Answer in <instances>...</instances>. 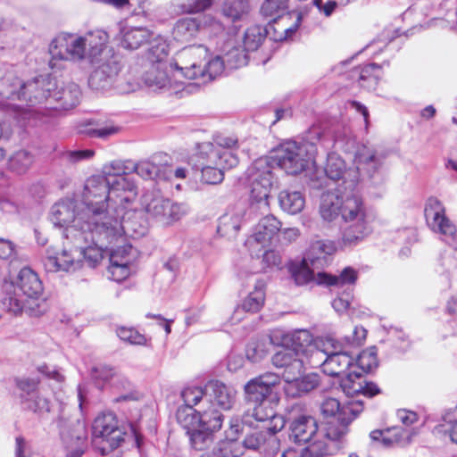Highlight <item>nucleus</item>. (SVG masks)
I'll return each instance as SVG.
<instances>
[{
  "instance_id": "obj_1",
  "label": "nucleus",
  "mask_w": 457,
  "mask_h": 457,
  "mask_svg": "<svg viewBox=\"0 0 457 457\" xmlns=\"http://www.w3.org/2000/svg\"><path fill=\"white\" fill-rule=\"evenodd\" d=\"M67 58L72 61H87L93 70L88 86L96 91L110 89L120 71V64L112 50L108 48V34L102 29L88 31L83 36L63 34Z\"/></svg>"
},
{
  "instance_id": "obj_2",
  "label": "nucleus",
  "mask_w": 457,
  "mask_h": 457,
  "mask_svg": "<svg viewBox=\"0 0 457 457\" xmlns=\"http://www.w3.org/2000/svg\"><path fill=\"white\" fill-rule=\"evenodd\" d=\"M320 212L327 221L341 217L345 223L339 243L342 246L355 245L372 232L371 219L367 207L361 195L355 190L324 194Z\"/></svg>"
},
{
  "instance_id": "obj_3",
  "label": "nucleus",
  "mask_w": 457,
  "mask_h": 457,
  "mask_svg": "<svg viewBox=\"0 0 457 457\" xmlns=\"http://www.w3.org/2000/svg\"><path fill=\"white\" fill-rule=\"evenodd\" d=\"M386 154L371 145H362L355 152L354 167L346 168L345 161L336 153L328 154L325 173L328 179L337 183L336 192L356 190L361 175H366L374 187L385 183V177L380 171Z\"/></svg>"
},
{
  "instance_id": "obj_4",
  "label": "nucleus",
  "mask_w": 457,
  "mask_h": 457,
  "mask_svg": "<svg viewBox=\"0 0 457 457\" xmlns=\"http://www.w3.org/2000/svg\"><path fill=\"white\" fill-rule=\"evenodd\" d=\"M83 208L75 214L78 208L74 198L62 200V206L67 212V222L72 219V224H86L87 228L96 230L111 212L115 209L111 205L112 196L109 194L108 180L101 175H93L86 179L81 192Z\"/></svg>"
},
{
  "instance_id": "obj_5",
  "label": "nucleus",
  "mask_w": 457,
  "mask_h": 457,
  "mask_svg": "<svg viewBox=\"0 0 457 457\" xmlns=\"http://www.w3.org/2000/svg\"><path fill=\"white\" fill-rule=\"evenodd\" d=\"M4 307L17 315L26 312L29 316H40L46 312L45 300L39 299L43 292L37 274L29 267L22 268L15 280L5 286Z\"/></svg>"
},
{
  "instance_id": "obj_6",
  "label": "nucleus",
  "mask_w": 457,
  "mask_h": 457,
  "mask_svg": "<svg viewBox=\"0 0 457 457\" xmlns=\"http://www.w3.org/2000/svg\"><path fill=\"white\" fill-rule=\"evenodd\" d=\"M238 147L237 138L233 136H218L213 142L198 145L197 169L201 170L202 180L207 184H218L224 179L223 170L237 165L238 158L235 150Z\"/></svg>"
},
{
  "instance_id": "obj_7",
  "label": "nucleus",
  "mask_w": 457,
  "mask_h": 457,
  "mask_svg": "<svg viewBox=\"0 0 457 457\" xmlns=\"http://www.w3.org/2000/svg\"><path fill=\"white\" fill-rule=\"evenodd\" d=\"M176 77L201 79L206 83L221 75L226 62L223 58H209L208 49L203 46H190L180 50L174 60Z\"/></svg>"
},
{
  "instance_id": "obj_8",
  "label": "nucleus",
  "mask_w": 457,
  "mask_h": 457,
  "mask_svg": "<svg viewBox=\"0 0 457 457\" xmlns=\"http://www.w3.org/2000/svg\"><path fill=\"white\" fill-rule=\"evenodd\" d=\"M147 231L140 214L135 211H125L123 207L113 209L109 217L95 230V238L102 245L108 242L124 241L126 237H140Z\"/></svg>"
},
{
  "instance_id": "obj_9",
  "label": "nucleus",
  "mask_w": 457,
  "mask_h": 457,
  "mask_svg": "<svg viewBox=\"0 0 457 457\" xmlns=\"http://www.w3.org/2000/svg\"><path fill=\"white\" fill-rule=\"evenodd\" d=\"M320 411L325 417L337 415L336 420L325 425L322 434L328 439L327 443L334 441L337 452L341 440L348 432V425L363 411V403L359 400H352L341 405L337 399L327 398L322 402Z\"/></svg>"
},
{
  "instance_id": "obj_10",
  "label": "nucleus",
  "mask_w": 457,
  "mask_h": 457,
  "mask_svg": "<svg viewBox=\"0 0 457 457\" xmlns=\"http://www.w3.org/2000/svg\"><path fill=\"white\" fill-rule=\"evenodd\" d=\"M291 0H264L261 6L263 16L271 18L274 24L270 25L275 41L287 40L299 28L302 15L296 11H289Z\"/></svg>"
},
{
  "instance_id": "obj_11",
  "label": "nucleus",
  "mask_w": 457,
  "mask_h": 457,
  "mask_svg": "<svg viewBox=\"0 0 457 457\" xmlns=\"http://www.w3.org/2000/svg\"><path fill=\"white\" fill-rule=\"evenodd\" d=\"M246 178L251 203L267 210L270 191L277 183L274 167L267 158H260L247 169Z\"/></svg>"
},
{
  "instance_id": "obj_12",
  "label": "nucleus",
  "mask_w": 457,
  "mask_h": 457,
  "mask_svg": "<svg viewBox=\"0 0 457 457\" xmlns=\"http://www.w3.org/2000/svg\"><path fill=\"white\" fill-rule=\"evenodd\" d=\"M311 266L310 261H307L305 257L300 262L293 263L290 266V273L296 285L304 286L315 281L318 285L343 287L353 284L358 278L357 271L352 267H345L339 275L319 271L315 276Z\"/></svg>"
},
{
  "instance_id": "obj_13",
  "label": "nucleus",
  "mask_w": 457,
  "mask_h": 457,
  "mask_svg": "<svg viewBox=\"0 0 457 457\" xmlns=\"http://www.w3.org/2000/svg\"><path fill=\"white\" fill-rule=\"evenodd\" d=\"M62 234L66 238L74 237L77 244L75 247L77 257L83 256L90 267H95L102 260L103 251L114 244V242H108L102 245L95 238V229L87 228L86 224L67 226Z\"/></svg>"
},
{
  "instance_id": "obj_14",
  "label": "nucleus",
  "mask_w": 457,
  "mask_h": 457,
  "mask_svg": "<svg viewBox=\"0 0 457 457\" xmlns=\"http://www.w3.org/2000/svg\"><path fill=\"white\" fill-rule=\"evenodd\" d=\"M142 204L148 218L163 227L177 222L188 212L184 204L174 203L170 199L149 193L143 196Z\"/></svg>"
},
{
  "instance_id": "obj_15",
  "label": "nucleus",
  "mask_w": 457,
  "mask_h": 457,
  "mask_svg": "<svg viewBox=\"0 0 457 457\" xmlns=\"http://www.w3.org/2000/svg\"><path fill=\"white\" fill-rule=\"evenodd\" d=\"M314 158L312 144L284 143L276 155L277 164L287 174L301 173Z\"/></svg>"
},
{
  "instance_id": "obj_16",
  "label": "nucleus",
  "mask_w": 457,
  "mask_h": 457,
  "mask_svg": "<svg viewBox=\"0 0 457 457\" xmlns=\"http://www.w3.org/2000/svg\"><path fill=\"white\" fill-rule=\"evenodd\" d=\"M167 55L166 46L163 44L154 46L149 51L148 59L152 64L143 75V81L146 87L153 90L165 89L173 87L171 79L169 76V71L171 70L172 66H175V64H168L165 62Z\"/></svg>"
},
{
  "instance_id": "obj_17",
  "label": "nucleus",
  "mask_w": 457,
  "mask_h": 457,
  "mask_svg": "<svg viewBox=\"0 0 457 457\" xmlns=\"http://www.w3.org/2000/svg\"><path fill=\"white\" fill-rule=\"evenodd\" d=\"M92 436L95 444L105 443L108 450L103 446L102 454L116 449L124 441L126 432L119 425L118 420L112 412H103L96 416L92 425Z\"/></svg>"
},
{
  "instance_id": "obj_18",
  "label": "nucleus",
  "mask_w": 457,
  "mask_h": 457,
  "mask_svg": "<svg viewBox=\"0 0 457 457\" xmlns=\"http://www.w3.org/2000/svg\"><path fill=\"white\" fill-rule=\"evenodd\" d=\"M176 418L178 423L187 430V435L197 428L220 429L223 420V415L217 411L202 408L195 410L189 405L179 406Z\"/></svg>"
},
{
  "instance_id": "obj_19",
  "label": "nucleus",
  "mask_w": 457,
  "mask_h": 457,
  "mask_svg": "<svg viewBox=\"0 0 457 457\" xmlns=\"http://www.w3.org/2000/svg\"><path fill=\"white\" fill-rule=\"evenodd\" d=\"M425 219L428 228L440 235L448 244L455 241L457 228L453 222L446 216L445 208L441 201L436 197L428 199L425 205Z\"/></svg>"
},
{
  "instance_id": "obj_20",
  "label": "nucleus",
  "mask_w": 457,
  "mask_h": 457,
  "mask_svg": "<svg viewBox=\"0 0 457 457\" xmlns=\"http://www.w3.org/2000/svg\"><path fill=\"white\" fill-rule=\"evenodd\" d=\"M280 228L281 223L275 216L267 215L262 218L245 242L251 254L259 256V253L269 246L271 239L280 231Z\"/></svg>"
},
{
  "instance_id": "obj_21",
  "label": "nucleus",
  "mask_w": 457,
  "mask_h": 457,
  "mask_svg": "<svg viewBox=\"0 0 457 457\" xmlns=\"http://www.w3.org/2000/svg\"><path fill=\"white\" fill-rule=\"evenodd\" d=\"M280 383L278 375L265 372L251 378L244 386V396L248 404L260 403L268 401L274 388Z\"/></svg>"
},
{
  "instance_id": "obj_22",
  "label": "nucleus",
  "mask_w": 457,
  "mask_h": 457,
  "mask_svg": "<svg viewBox=\"0 0 457 457\" xmlns=\"http://www.w3.org/2000/svg\"><path fill=\"white\" fill-rule=\"evenodd\" d=\"M319 430L316 420L308 415H300L290 421L289 438L296 444L313 443L316 440L328 442Z\"/></svg>"
},
{
  "instance_id": "obj_23",
  "label": "nucleus",
  "mask_w": 457,
  "mask_h": 457,
  "mask_svg": "<svg viewBox=\"0 0 457 457\" xmlns=\"http://www.w3.org/2000/svg\"><path fill=\"white\" fill-rule=\"evenodd\" d=\"M244 451L251 450L265 455V457L275 456L280 449L279 439L276 436L275 431H256L247 434L243 442Z\"/></svg>"
},
{
  "instance_id": "obj_24",
  "label": "nucleus",
  "mask_w": 457,
  "mask_h": 457,
  "mask_svg": "<svg viewBox=\"0 0 457 457\" xmlns=\"http://www.w3.org/2000/svg\"><path fill=\"white\" fill-rule=\"evenodd\" d=\"M323 372L331 377H339L353 369V358L345 351L343 343L334 338Z\"/></svg>"
},
{
  "instance_id": "obj_25",
  "label": "nucleus",
  "mask_w": 457,
  "mask_h": 457,
  "mask_svg": "<svg viewBox=\"0 0 457 457\" xmlns=\"http://www.w3.org/2000/svg\"><path fill=\"white\" fill-rule=\"evenodd\" d=\"M340 386L343 392L350 397L358 395L372 397L380 393L378 386L373 382H367L360 372L351 370L340 381Z\"/></svg>"
},
{
  "instance_id": "obj_26",
  "label": "nucleus",
  "mask_w": 457,
  "mask_h": 457,
  "mask_svg": "<svg viewBox=\"0 0 457 457\" xmlns=\"http://www.w3.org/2000/svg\"><path fill=\"white\" fill-rule=\"evenodd\" d=\"M271 361L275 367L284 369L282 378L285 382L295 379V377L300 376L303 370V358H300L286 346L272 356Z\"/></svg>"
},
{
  "instance_id": "obj_27",
  "label": "nucleus",
  "mask_w": 457,
  "mask_h": 457,
  "mask_svg": "<svg viewBox=\"0 0 457 457\" xmlns=\"http://www.w3.org/2000/svg\"><path fill=\"white\" fill-rule=\"evenodd\" d=\"M205 392L208 400L223 410H230L236 403V389L219 380L208 382Z\"/></svg>"
},
{
  "instance_id": "obj_28",
  "label": "nucleus",
  "mask_w": 457,
  "mask_h": 457,
  "mask_svg": "<svg viewBox=\"0 0 457 457\" xmlns=\"http://www.w3.org/2000/svg\"><path fill=\"white\" fill-rule=\"evenodd\" d=\"M337 250V244L328 239L313 240L306 253L305 258L310 261L312 269H322L328 264L329 256Z\"/></svg>"
},
{
  "instance_id": "obj_29",
  "label": "nucleus",
  "mask_w": 457,
  "mask_h": 457,
  "mask_svg": "<svg viewBox=\"0 0 457 457\" xmlns=\"http://www.w3.org/2000/svg\"><path fill=\"white\" fill-rule=\"evenodd\" d=\"M244 204L229 207L219 219L218 233L222 237H234L239 231L245 216Z\"/></svg>"
},
{
  "instance_id": "obj_30",
  "label": "nucleus",
  "mask_w": 457,
  "mask_h": 457,
  "mask_svg": "<svg viewBox=\"0 0 457 457\" xmlns=\"http://www.w3.org/2000/svg\"><path fill=\"white\" fill-rule=\"evenodd\" d=\"M332 344L335 343L331 337L315 340L314 344L300 357L303 358V367L309 365L311 368H320L323 371L328 352L332 350Z\"/></svg>"
},
{
  "instance_id": "obj_31",
  "label": "nucleus",
  "mask_w": 457,
  "mask_h": 457,
  "mask_svg": "<svg viewBox=\"0 0 457 457\" xmlns=\"http://www.w3.org/2000/svg\"><path fill=\"white\" fill-rule=\"evenodd\" d=\"M67 452L66 457H81L84 452L87 433L84 423L76 420L67 433L62 432Z\"/></svg>"
},
{
  "instance_id": "obj_32",
  "label": "nucleus",
  "mask_w": 457,
  "mask_h": 457,
  "mask_svg": "<svg viewBox=\"0 0 457 457\" xmlns=\"http://www.w3.org/2000/svg\"><path fill=\"white\" fill-rule=\"evenodd\" d=\"M335 453H337V446L334 441L326 443L320 440H316L307 447L300 450L288 447L282 453L281 457H323L326 455H332Z\"/></svg>"
},
{
  "instance_id": "obj_33",
  "label": "nucleus",
  "mask_w": 457,
  "mask_h": 457,
  "mask_svg": "<svg viewBox=\"0 0 457 457\" xmlns=\"http://www.w3.org/2000/svg\"><path fill=\"white\" fill-rule=\"evenodd\" d=\"M16 84L20 87L21 91L14 92L12 89L9 88L4 91H1L0 96H2L3 99H5L6 101L18 99L34 103L39 98L45 96L44 92L38 89V79L26 83H21L20 80H17Z\"/></svg>"
},
{
  "instance_id": "obj_34",
  "label": "nucleus",
  "mask_w": 457,
  "mask_h": 457,
  "mask_svg": "<svg viewBox=\"0 0 457 457\" xmlns=\"http://www.w3.org/2000/svg\"><path fill=\"white\" fill-rule=\"evenodd\" d=\"M108 184L109 194L112 196V203L114 204L130 202L137 195L135 183L129 179L127 176L108 180Z\"/></svg>"
},
{
  "instance_id": "obj_35",
  "label": "nucleus",
  "mask_w": 457,
  "mask_h": 457,
  "mask_svg": "<svg viewBox=\"0 0 457 457\" xmlns=\"http://www.w3.org/2000/svg\"><path fill=\"white\" fill-rule=\"evenodd\" d=\"M313 337L307 329H297L285 334L281 338L283 346L290 348L301 357L307 348L314 344Z\"/></svg>"
},
{
  "instance_id": "obj_36",
  "label": "nucleus",
  "mask_w": 457,
  "mask_h": 457,
  "mask_svg": "<svg viewBox=\"0 0 457 457\" xmlns=\"http://www.w3.org/2000/svg\"><path fill=\"white\" fill-rule=\"evenodd\" d=\"M275 400L272 399L271 401H264L260 403H253V412L252 416L254 418L255 420L265 422V421H271L275 422V425L273 428L267 427V430H274L275 432L277 430H279L281 428L284 427V420L281 416L277 415L276 411L274 409Z\"/></svg>"
},
{
  "instance_id": "obj_37",
  "label": "nucleus",
  "mask_w": 457,
  "mask_h": 457,
  "mask_svg": "<svg viewBox=\"0 0 457 457\" xmlns=\"http://www.w3.org/2000/svg\"><path fill=\"white\" fill-rule=\"evenodd\" d=\"M319 376L312 373L302 378L295 376V379L286 381L287 386H285V392L287 395L295 397L303 393H308L319 385Z\"/></svg>"
},
{
  "instance_id": "obj_38",
  "label": "nucleus",
  "mask_w": 457,
  "mask_h": 457,
  "mask_svg": "<svg viewBox=\"0 0 457 457\" xmlns=\"http://www.w3.org/2000/svg\"><path fill=\"white\" fill-rule=\"evenodd\" d=\"M201 31V21L198 18H183L177 21L174 29V38L180 42H188Z\"/></svg>"
},
{
  "instance_id": "obj_39",
  "label": "nucleus",
  "mask_w": 457,
  "mask_h": 457,
  "mask_svg": "<svg viewBox=\"0 0 457 457\" xmlns=\"http://www.w3.org/2000/svg\"><path fill=\"white\" fill-rule=\"evenodd\" d=\"M253 289L244 299L241 309L248 312H257L261 310L265 300V283L258 278H252Z\"/></svg>"
},
{
  "instance_id": "obj_40",
  "label": "nucleus",
  "mask_w": 457,
  "mask_h": 457,
  "mask_svg": "<svg viewBox=\"0 0 457 457\" xmlns=\"http://www.w3.org/2000/svg\"><path fill=\"white\" fill-rule=\"evenodd\" d=\"M81 90L78 84L68 81L59 89V112L75 108L80 102Z\"/></svg>"
},
{
  "instance_id": "obj_41",
  "label": "nucleus",
  "mask_w": 457,
  "mask_h": 457,
  "mask_svg": "<svg viewBox=\"0 0 457 457\" xmlns=\"http://www.w3.org/2000/svg\"><path fill=\"white\" fill-rule=\"evenodd\" d=\"M280 208L289 214H297L303 211L305 205V199L300 191L285 189L278 194Z\"/></svg>"
},
{
  "instance_id": "obj_42",
  "label": "nucleus",
  "mask_w": 457,
  "mask_h": 457,
  "mask_svg": "<svg viewBox=\"0 0 457 457\" xmlns=\"http://www.w3.org/2000/svg\"><path fill=\"white\" fill-rule=\"evenodd\" d=\"M121 45L127 49H137L150 37V31L142 27L124 28L121 30Z\"/></svg>"
},
{
  "instance_id": "obj_43",
  "label": "nucleus",
  "mask_w": 457,
  "mask_h": 457,
  "mask_svg": "<svg viewBox=\"0 0 457 457\" xmlns=\"http://www.w3.org/2000/svg\"><path fill=\"white\" fill-rule=\"evenodd\" d=\"M227 47L223 59L228 69H238L248 63V51L243 46L228 42Z\"/></svg>"
},
{
  "instance_id": "obj_44",
  "label": "nucleus",
  "mask_w": 457,
  "mask_h": 457,
  "mask_svg": "<svg viewBox=\"0 0 457 457\" xmlns=\"http://www.w3.org/2000/svg\"><path fill=\"white\" fill-rule=\"evenodd\" d=\"M354 73L358 75V83L360 87L368 90H373L378 83L382 71L380 66L376 63H370L355 70Z\"/></svg>"
},
{
  "instance_id": "obj_45",
  "label": "nucleus",
  "mask_w": 457,
  "mask_h": 457,
  "mask_svg": "<svg viewBox=\"0 0 457 457\" xmlns=\"http://www.w3.org/2000/svg\"><path fill=\"white\" fill-rule=\"evenodd\" d=\"M92 377L97 384L112 381V385L120 386L123 389L130 388V382L117 375L112 368L107 366H98L93 369Z\"/></svg>"
},
{
  "instance_id": "obj_46",
  "label": "nucleus",
  "mask_w": 457,
  "mask_h": 457,
  "mask_svg": "<svg viewBox=\"0 0 457 457\" xmlns=\"http://www.w3.org/2000/svg\"><path fill=\"white\" fill-rule=\"evenodd\" d=\"M269 31L260 25H253L246 29L243 37V46L248 52L256 51L266 39Z\"/></svg>"
},
{
  "instance_id": "obj_47",
  "label": "nucleus",
  "mask_w": 457,
  "mask_h": 457,
  "mask_svg": "<svg viewBox=\"0 0 457 457\" xmlns=\"http://www.w3.org/2000/svg\"><path fill=\"white\" fill-rule=\"evenodd\" d=\"M249 10L248 0H226L222 5V14L231 21L243 20Z\"/></svg>"
},
{
  "instance_id": "obj_48",
  "label": "nucleus",
  "mask_w": 457,
  "mask_h": 457,
  "mask_svg": "<svg viewBox=\"0 0 457 457\" xmlns=\"http://www.w3.org/2000/svg\"><path fill=\"white\" fill-rule=\"evenodd\" d=\"M272 344L270 337L250 342L245 349L246 358L253 362L260 361L268 355Z\"/></svg>"
},
{
  "instance_id": "obj_49",
  "label": "nucleus",
  "mask_w": 457,
  "mask_h": 457,
  "mask_svg": "<svg viewBox=\"0 0 457 457\" xmlns=\"http://www.w3.org/2000/svg\"><path fill=\"white\" fill-rule=\"evenodd\" d=\"M34 162V156L26 150L15 152L9 159V170L18 175L26 173Z\"/></svg>"
},
{
  "instance_id": "obj_50",
  "label": "nucleus",
  "mask_w": 457,
  "mask_h": 457,
  "mask_svg": "<svg viewBox=\"0 0 457 457\" xmlns=\"http://www.w3.org/2000/svg\"><path fill=\"white\" fill-rule=\"evenodd\" d=\"M414 434L413 431L395 427L383 432L381 442L386 447L395 445H407L411 442V438Z\"/></svg>"
},
{
  "instance_id": "obj_51",
  "label": "nucleus",
  "mask_w": 457,
  "mask_h": 457,
  "mask_svg": "<svg viewBox=\"0 0 457 457\" xmlns=\"http://www.w3.org/2000/svg\"><path fill=\"white\" fill-rule=\"evenodd\" d=\"M216 430L197 428L188 435L192 446L197 451L207 449L213 442V432Z\"/></svg>"
},
{
  "instance_id": "obj_52",
  "label": "nucleus",
  "mask_w": 457,
  "mask_h": 457,
  "mask_svg": "<svg viewBox=\"0 0 457 457\" xmlns=\"http://www.w3.org/2000/svg\"><path fill=\"white\" fill-rule=\"evenodd\" d=\"M131 162L113 161L106 163L102 168V177L106 180H112L118 177H124L131 172Z\"/></svg>"
},
{
  "instance_id": "obj_53",
  "label": "nucleus",
  "mask_w": 457,
  "mask_h": 457,
  "mask_svg": "<svg viewBox=\"0 0 457 457\" xmlns=\"http://www.w3.org/2000/svg\"><path fill=\"white\" fill-rule=\"evenodd\" d=\"M378 366L377 350L370 347L363 350L357 357L353 369L359 368L362 372H369Z\"/></svg>"
},
{
  "instance_id": "obj_54",
  "label": "nucleus",
  "mask_w": 457,
  "mask_h": 457,
  "mask_svg": "<svg viewBox=\"0 0 457 457\" xmlns=\"http://www.w3.org/2000/svg\"><path fill=\"white\" fill-rule=\"evenodd\" d=\"M217 446L221 457H240L245 454L244 445L235 438L222 441Z\"/></svg>"
},
{
  "instance_id": "obj_55",
  "label": "nucleus",
  "mask_w": 457,
  "mask_h": 457,
  "mask_svg": "<svg viewBox=\"0 0 457 457\" xmlns=\"http://www.w3.org/2000/svg\"><path fill=\"white\" fill-rule=\"evenodd\" d=\"M335 143L346 153L353 154L355 158L356 150L363 145H359L352 131L345 129L342 134L336 137Z\"/></svg>"
},
{
  "instance_id": "obj_56",
  "label": "nucleus",
  "mask_w": 457,
  "mask_h": 457,
  "mask_svg": "<svg viewBox=\"0 0 457 457\" xmlns=\"http://www.w3.org/2000/svg\"><path fill=\"white\" fill-rule=\"evenodd\" d=\"M131 171L137 172L144 179H153L159 173V166L150 161H142L137 164L131 162Z\"/></svg>"
},
{
  "instance_id": "obj_57",
  "label": "nucleus",
  "mask_w": 457,
  "mask_h": 457,
  "mask_svg": "<svg viewBox=\"0 0 457 457\" xmlns=\"http://www.w3.org/2000/svg\"><path fill=\"white\" fill-rule=\"evenodd\" d=\"M201 31H206L210 35H219L225 29L224 25L212 14H204L199 17Z\"/></svg>"
},
{
  "instance_id": "obj_58",
  "label": "nucleus",
  "mask_w": 457,
  "mask_h": 457,
  "mask_svg": "<svg viewBox=\"0 0 457 457\" xmlns=\"http://www.w3.org/2000/svg\"><path fill=\"white\" fill-rule=\"evenodd\" d=\"M181 396L185 402V405L193 407L201 403L204 396H206L205 387L187 386L181 392Z\"/></svg>"
},
{
  "instance_id": "obj_59",
  "label": "nucleus",
  "mask_w": 457,
  "mask_h": 457,
  "mask_svg": "<svg viewBox=\"0 0 457 457\" xmlns=\"http://www.w3.org/2000/svg\"><path fill=\"white\" fill-rule=\"evenodd\" d=\"M113 257L114 262H110L107 270L108 278L116 282H121L126 279L130 274L129 264L118 263Z\"/></svg>"
},
{
  "instance_id": "obj_60",
  "label": "nucleus",
  "mask_w": 457,
  "mask_h": 457,
  "mask_svg": "<svg viewBox=\"0 0 457 457\" xmlns=\"http://www.w3.org/2000/svg\"><path fill=\"white\" fill-rule=\"evenodd\" d=\"M117 335L122 341L131 345H144L146 343L145 336L133 328L120 327L117 329Z\"/></svg>"
},
{
  "instance_id": "obj_61",
  "label": "nucleus",
  "mask_w": 457,
  "mask_h": 457,
  "mask_svg": "<svg viewBox=\"0 0 457 457\" xmlns=\"http://www.w3.org/2000/svg\"><path fill=\"white\" fill-rule=\"evenodd\" d=\"M442 428L451 440L457 444V406L445 413Z\"/></svg>"
},
{
  "instance_id": "obj_62",
  "label": "nucleus",
  "mask_w": 457,
  "mask_h": 457,
  "mask_svg": "<svg viewBox=\"0 0 457 457\" xmlns=\"http://www.w3.org/2000/svg\"><path fill=\"white\" fill-rule=\"evenodd\" d=\"M118 263H128L130 264L132 262V246L129 244H124L116 248L110 250V262H114V259Z\"/></svg>"
},
{
  "instance_id": "obj_63",
  "label": "nucleus",
  "mask_w": 457,
  "mask_h": 457,
  "mask_svg": "<svg viewBox=\"0 0 457 457\" xmlns=\"http://www.w3.org/2000/svg\"><path fill=\"white\" fill-rule=\"evenodd\" d=\"M355 284V282L352 285H345L343 287H335L336 288H343L346 287L342 295H338L333 302L332 306L337 312H345L351 303V301L353 299V294H352V287Z\"/></svg>"
},
{
  "instance_id": "obj_64",
  "label": "nucleus",
  "mask_w": 457,
  "mask_h": 457,
  "mask_svg": "<svg viewBox=\"0 0 457 457\" xmlns=\"http://www.w3.org/2000/svg\"><path fill=\"white\" fill-rule=\"evenodd\" d=\"M62 261L59 259V270L66 271L75 270L80 267V260L77 257L75 248L67 252L63 250L62 253Z\"/></svg>"
}]
</instances>
